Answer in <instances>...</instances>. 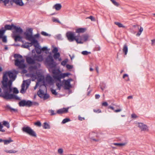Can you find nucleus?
Segmentation results:
<instances>
[{
  "label": "nucleus",
  "mask_w": 155,
  "mask_h": 155,
  "mask_svg": "<svg viewBox=\"0 0 155 155\" xmlns=\"http://www.w3.org/2000/svg\"><path fill=\"white\" fill-rule=\"evenodd\" d=\"M9 0H5L3 1V2L4 3L5 5H6L7 4H8L9 2Z\"/></svg>",
  "instance_id": "61"
},
{
  "label": "nucleus",
  "mask_w": 155,
  "mask_h": 155,
  "mask_svg": "<svg viewBox=\"0 0 155 155\" xmlns=\"http://www.w3.org/2000/svg\"><path fill=\"white\" fill-rule=\"evenodd\" d=\"M35 125L38 126L40 127L41 125V124L40 121H38L35 123Z\"/></svg>",
  "instance_id": "55"
},
{
  "label": "nucleus",
  "mask_w": 155,
  "mask_h": 155,
  "mask_svg": "<svg viewBox=\"0 0 155 155\" xmlns=\"http://www.w3.org/2000/svg\"><path fill=\"white\" fill-rule=\"evenodd\" d=\"M35 51L37 53L40 54L41 52V49L39 48V47H38L35 48Z\"/></svg>",
  "instance_id": "41"
},
{
  "label": "nucleus",
  "mask_w": 155,
  "mask_h": 155,
  "mask_svg": "<svg viewBox=\"0 0 155 155\" xmlns=\"http://www.w3.org/2000/svg\"><path fill=\"white\" fill-rule=\"evenodd\" d=\"M46 81L49 84L52 83L54 81L50 75H47L46 77Z\"/></svg>",
  "instance_id": "23"
},
{
  "label": "nucleus",
  "mask_w": 155,
  "mask_h": 155,
  "mask_svg": "<svg viewBox=\"0 0 155 155\" xmlns=\"http://www.w3.org/2000/svg\"><path fill=\"white\" fill-rule=\"evenodd\" d=\"M102 105L104 106H107L108 105V104L106 102H104L102 103Z\"/></svg>",
  "instance_id": "62"
},
{
  "label": "nucleus",
  "mask_w": 155,
  "mask_h": 155,
  "mask_svg": "<svg viewBox=\"0 0 155 155\" xmlns=\"http://www.w3.org/2000/svg\"><path fill=\"white\" fill-rule=\"evenodd\" d=\"M58 51V50L57 48L55 47L52 50V52L53 53L55 54V53H57Z\"/></svg>",
  "instance_id": "51"
},
{
  "label": "nucleus",
  "mask_w": 155,
  "mask_h": 155,
  "mask_svg": "<svg viewBox=\"0 0 155 155\" xmlns=\"http://www.w3.org/2000/svg\"><path fill=\"white\" fill-rule=\"evenodd\" d=\"M60 54L59 53H55L53 55V57L55 59H57L60 57Z\"/></svg>",
  "instance_id": "35"
},
{
  "label": "nucleus",
  "mask_w": 155,
  "mask_h": 155,
  "mask_svg": "<svg viewBox=\"0 0 155 155\" xmlns=\"http://www.w3.org/2000/svg\"><path fill=\"white\" fill-rule=\"evenodd\" d=\"M13 93L14 94H18L19 92L18 90L16 88H14L13 90Z\"/></svg>",
  "instance_id": "52"
},
{
  "label": "nucleus",
  "mask_w": 155,
  "mask_h": 155,
  "mask_svg": "<svg viewBox=\"0 0 155 155\" xmlns=\"http://www.w3.org/2000/svg\"><path fill=\"white\" fill-rule=\"evenodd\" d=\"M52 21L53 22H57L59 23H61L57 19L55 18H54L52 19Z\"/></svg>",
  "instance_id": "59"
},
{
  "label": "nucleus",
  "mask_w": 155,
  "mask_h": 155,
  "mask_svg": "<svg viewBox=\"0 0 155 155\" xmlns=\"http://www.w3.org/2000/svg\"><path fill=\"white\" fill-rule=\"evenodd\" d=\"M66 68L67 69H71L73 68V66L71 65H70L68 64H67L66 65Z\"/></svg>",
  "instance_id": "56"
},
{
  "label": "nucleus",
  "mask_w": 155,
  "mask_h": 155,
  "mask_svg": "<svg viewBox=\"0 0 155 155\" xmlns=\"http://www.w3.org/2000/svg\"><path fill=\"white\" fill-rule=\"evenodd\" d=\"M7 75L5 73L3 75V80L2 81V85L1 86V87L2 90L3 89H5L6 88V83L8 81V78H7Z\"/></svg>",
  "instance_id": "10"
},
{
  "label": "nucleus",
  "mask_w": 155,
  "mask_h": 155,
  "mask_svg": "<svg viewBox=\"0 0 155 155\" xmlns=\"http://www.w3.org/2000/svg\"><path fill=\"white\" fill-rule=\"evenodd\" d=\"M138 127L140 128L141 131H149L148 127L146 125L142 123H138Z\"/></svg>",
  "instance_id": "12"
},
{
  "label": "nucleus",
  "mask_w": 155,
  "mask_h": 155,
  "mask_svg": "<svg viewBox=\"0 0 155 155\" xmlns=\"http://www.w3.org/2000/svg\"><path fill=\"white\" fill-rule=\"evenodd\" d=\"M152 45H154L155 44V39L151 40Z\"/></svg>",
  "instance_id": "64"
},
{
  "label": "nucleus",
  "mask_w": 155,
  "mask_h": 155,
  "mask_svg": "<svg viewBox=\"0 0 155 155\" xmlns=\"http://www.w3.org/2000/svg\"><path fill=\"white\" fill-rule=\"evenodd\" d=\"M14 57L15 58H20L21 59H23L21 55L20 54H15L14 55Z\"/></svg>",
  "instance_id": "42"
},
{
  "label": "nucleus",
  "mask_w": 155,
  "mask_h": 155,
  "mask_svg": "<svg viewBox=\"0 0 155 155\" xmlns=\"http://www.w3.org/2000/svg\"><path fill=\"white\" fill-rule=\"evenodd\" d=\"M68 108H63L58 110L57 113L59 114H61L63 113H66L68 111Z\"/></svg>",
  "instance_id": "20"
},
{
  "label": "nucleus",
  "mask_w": 155,
  "mask_h": 155,
  "mask_svg": "<svg viewBox=\"0 0 155 155\" xmlns=\"http://www.w3.org/2000/svg\"><path fill=\"white\" fill-rule=\"evenodd\" d=\"M72 81L71 79H69L67 80H63L62 81V83L64 85V88L65 89H69L71 87L70 82Z\"/></svg>",
  "instance_id": "8"
},
{
  "label": "nucleus",
  "mask_w": 155,
  "mask_h": 155,
  "mask_svg": "<svg viewBox=\"0 0 155 155\" xmlns=\"http://www.w3.org/2000/svg\"><path fill=\"white\" fill-rule=\"evenodd\" d=\"M70 121V120L69 118H65V119H64L62 120V123L63 124H65V123L69 121Z\"/></svg>",
  "instance_id": "47"
},
{
  "label": "nucleus",
  "mask_w": 155,
  "mask_h": 155,
  "mask_svg": "<svg viewBox=\"0 0 155 155\" xmlns=\"http://www.w3.org/2000/svg\"><path fill=\"white\" fill-rule=\"evenodd\" d=\"M95 50L97 51H99L101 50V48L99 46H97L95 48Z\"/></svg>",
  "instance_id": "60"
},
{
  "label": "nucleus",
  "mask_w": 155,
  "mask_h": 155,
  "mask_svg": "<svg viewBox=\"0 0 155 155\" xmlns=\"http://www.w3.org/2000/svg\"><path fill=\"white\" fill-rule=\"evenodd\" d=\"M26 61L29 64H34L35 63V59L33 58V56L32 57H28L26 58Z\"/></svg>",
  "instance_id": "14"
},
{
  "label": "nucleus",
  "mask_w": 155,
  "mask_h": 155,
  "mask_svg": "<svg viewBox=\"0 0 155 155\" xmlns=\"http://www.w3.org/2000/svg\"><path fill=\"white\" fill-rule=\"evenodd\" d=\"M48 112L49 113H51L50 115L51 116H53L55 115L57 113H54V111L53 110H50L48 111Z\"/></svg>",
  "instance_id": "44"
},
{
  "label": "nucleus",
  "mask_w": 155,
  "mask_h": 155,
  "mask_svg": "<svg viewBox=\"0 0 155 155\" xmlns=\"http://www.w3.org/2000/svg\"><path fill=\"white\" fill-rule=\"evenodd\" d=\"M93 111L94 112L99 113L101 112V110L99 109H94Z\"/></svg>",
  "instance_id": "50"
},
{
  "label": "nucleus",
  "mask_w": 155,
  "mask_h": 155,
  "mask_svg": "<svg viewBox=\"0 0 155 155\" xmlns=\"http://www.w3.org/2000/svg\"><path fill=\"white\" fill-rule=\"evenodd\" d=\"M3 125L1 124V123L0 122V131L2 132H4L5 131V130L3 129Z\"/></svg>",
  "instance_id": "46"
},
{
  "label": "nucleus",
  "mask_w": 155,
  "mask_h": 155,
  "mask_svg": "<svg viewBox=\"0 0 155 155\" xmlns=\"http://www.w3.org/2000/svg\"><path fill=\"white\" fill-rule=\"evenodd\" d=\"M14 25L13 24H12L11 25H6L4 27L5 29L3 28H2L0 31L5 30V32L6 30H11L13 28H14Z\"/></svg>",
  "instance_id": "18"
},
{
  "label": "nucleus",
  "mask_w": 155,
  "mask_h": 155,
  "mask_svg": "<svg viewBox=\"0 0 155 155\" xmlns=\"http://www.w3.org/2000/svg\"><path fill=\"white\" fill-rule=\"evenodd\" d=\"M52 73L53 74V78L54 79L58 81L59 82L56 83V85L58 89L60 90L61 87L62 85L61 79L64 78L68 76L70 74L69 73H61L59 70L53 69L52 70Z\"/></svg>",
  "instance_id": "2"
},
{
  "label": "nucleus",
  "mask_w": 155,
  "mask_h": 155,
  "mask_svg": "<svg viewBox=\"0 0 155 155\" xmlns=\"http://www.w3.org/2000/svg\"><path fill=\"white\" fill-rule=\"evenodd\" d=\"M68 62V60L67 59H65L61 63V64L63 66H65Z\"/></svg>",
  "instance_id": "43"
},
{
  "label": "nucleus",
  "mask_w": 155,
  "mask_h": 155,
  "mask_svg": "<svg viewBox=\"0 0 155 155\" xmlns=\"http://www.w3.org/2000/svg\"><path fill=\"white\" fill-rule=\"evenodd\" d=\"M81 53L84 55H87L88 54H90L91 52H88L87 51H83Z\"/></svg>",
  "instance_id": "49"
},
{
  "label": "nucleus",
  "mask_w": 155,
  "mask_h": 155,
  "mask_svg": "<svg viewBox=\"0 0 155 155\" xmlns=\"http://www.w3.org/2000/svg\"><path fill=\"white\" fill-rule=\"evenodd\" d=\"M30 45V43H27L25 44L24 45H22V47L25 48H28L30 46H31L30 45Z\"/></svg>",
  "instance_id": "39"
},
{
  "label": "nucleus",
  "mask_w": 155,
  "mask_h": 155,
  "mask_svg": "<svg viewBox=\"0 0 155 155\" xmlns=\"http://www.w3.org/2000/svg\"><path fill=\"white\" fill-rule=\"evenodd\" d=\"M143 31V28L141 27H140V29H139V32L136 34V35L138 36H139L141 35L142 32Z\"/></svg>",
  "instance_id": "40"
},
{
  "label": "nucleus",
  "mask_w": 155,
  "mask_h": 155,
  "mask_svg": "<svg viewBox=\"0 0 155 155\" xmlns=\"http://www.w3.org/2000/svg\"><path fill=\"white\" fill-rule=\"evenodd\" d=\"M25 60L22 59L19 60L18 59H16L15 60V65L18 66L20 68H25V65L24 64Z\"/></svg>",
  "instance_id": "6"
},
{
  "label": "nucleus",
  "mask_w": 155,
  "mask_h": 155,
  "mask_svg": "<svg viewBox=\"0 0 155 155\" xmlns=\"http://www.w3.org/2000/svg\"><path fill=\"white\" fill-rule=\"evenodd\" d=\"M2 125L6 127L7 128H8L10 127V125L9 123L6 121L4 120L2 122Z\"/></svg>",
  "instance_id": "29"
},
{
  "label": "nucleus",
  "mask_w": 155,
  "mask_h": 155,
  "mask_svg": "<svg viewBox=\"0 0 155 155\" xmlns=\"http://www.w3.org/2000/svg\"><path fill=\"white\" fill-rule=\"evenodd\" d=\"M78 119L80 120H83L84 119V117H81L80 116H78Z\"/></svg>",
  "instance_id": "63"
},
{
  "label": "nucleus",
  "mask_w": 155,
  "mask_h": 155,
  "mask_svg": "<svg viewBox=\"0 0 155 155\" xmlns=\"http://www.w3.org/2000/svg\"><path fill=\"white\" fill-rule=\"evenodd\" d=\"M41 34L45 36H48V34L44 31H42L41 33Z\"/></svg>",
  "instance_id": "57"
},
{
  "label": "nucleus",
  "mask_w": 155,
  "mask_h": 155,
  "mask_svg": "<svg viewBox=\"0 0 155 155\" xmlns=\"http://www.w3.org/2000/svg\"><path fill=\"white\" fill-rule=\"evenodd\" d=\"M49 97V96L48 94H45L43 96V97L44 100H46Z\"/></svg>",
  "instance_id": "48"
},
{
  "label": "nucleus",
  "mask_w": 155,
  "mask_h": 155,
  "mask_svg": "<svg viewBox=\"0 0 155 155\" xmlns=\"http://www.w3.org/2000/svg\"><path fill=\"white\" fill-rule=\"evenodd\" d=\"M66 36L68 40L71 42L73 41L74 40L76 36H75L74 32L71 31H69L67 33Z\"/></svg>",
  "instance_id": "9"
},
{
  "label": "nucleus",
  "mask_w": 155,
  "mask_h": 155,
  "mask_svg": "<svg viewBox=\"0 0 155 155\" xmlns=\"http://www.w3.org/2000/svg\"><path fill=\"white\" fill-rule=\"evenodd\" d=\"M19 106L21 107L26 106L30 107L33 104V103L30 101H26L25 100H23L19 102Z\"/></svg>",
  "instance_id": "7"
},
{
  "label": "nucleus",
  "mask_w": 155,
  "mask_h": 155,
  "mask_svg": "<svg viewBox=\"0 0 155 155\" xmlns=\"http://www.w3.org/2000/svg\"><path fill=\"white\" fill-rule=\"evenodd\" d=\"M12 37L14 38L15 41H20L22 37L19 35H17L15 32H13Z\"/></svg>",
  "instance_id": "21"
},
{
  "label": "nucleus",
  "mask_w": 155,
  "mask_h": 155,
  "mask_svg": "<svg viewBox=\"0 0 155 155\" xmlns=\"http://www.w3.org/2000/svg\"><path fill=\"white\" fill-rule=\"evenodd\" d=\"M44 91L41 89H40L39 91L38 92L37 94L38 96L41 98L43 97V95L45 94Z\"/></svg>",
  "instance_id": "24"
},
{
  "label": "nucleus",
  "mask_w": 155,
  "mask_h": 155,
  "mask_svg": "<svg viewBox=\"0 0 155 155\" xmlns=\"http://www.w3.org/2000/svg\"><path fill=\"white\" fill-rule=\"evenodd\" d=\"M128 48L127 44H124L123 47V51L124 53V54L126 55L128 52Z\"/></svg>",
  "instance_id": "26"
},
{
  "label": "nucleus",
  "mask_w": 155,
  "mask_h": 155,
  "mask_svg": "<svg viewBox=\"0 0 155 155\" xmlns=\"http://www.w3.org/2000/svg\"><path fill=\"white\" fill-rule=\"evenodd\" d=\"M13 81L12 80H10L6 85V88L5 89H3V93L0 94V97H3L6 100L11 99H15L16 100H20V98L17 95L13 94H11L12 91V82Z\"/></svg>",
  "instance_id": "1"
},
{
  "label": "nucleus",
  "mask_w": 155,
  "mask_h": 155,
  "mask_svg": "<svg viewBox=\"0 0 155 155\" xmlns=\"http://www.w3.org/2000/svg\"><path fill=\"white\" fill-rule=\"evenodd\" d=\"M110 1L115 5L117 6H119V3L117 2L114 0H110Z\"/></svg>",
  "instance_id": "45"
},
{
  "label": "nucleus",
  "mask_w": 155,
  "mask_h": 155,
  "mask_svg": "<svg viewBox=\"0 0 155 155\" xmlns=\"http://www.w3.org/2000/svg\"><path fill=\"white\" fill-rule=\"evenodd\" d=\"M114 24L117 25L119 27V28H125V27L121 23L118 22H114Z\"/></svg>",
  "instance_id": "34"
},
{
  "label": "nucleus",
  "mask_w": 155,
  "mask_h": 155,
  "mask_svg": "<svg viewBox=\"0 0 155 155\" xmlns=\"http://www.w3.org/2000/svg\"><path fill=\"white\" fill-rule=\"evenodd\" d=\"M5 73L10 79L12 80L13 81L16 78V75L15 73L11 71H8Z\"/></svg>",
  "instance_id": "13"
},
{
  "label": "nucleus",
  "mask_w": 155,
  "mask_h": 155,
  "mask_svg": "<svg viewBox=\"0 0 155 155\" xmlns=\"http://www.w3.org/2000/svg\"><path fill=\"white\" fill-rule=\"evenodd\" d=\"M30 41L31 42V43H30V46H31L33 44L35 48L39 47L38 41L35 40V38H33Z\"/></svg>",
  "instance_id": "19"
},
{
  "label": "nucleus",
  "mask_w": 155,
  "mask_h": 155,
  "mask_svg": "<svg viewBox=\"0 0 155 155\" xmlns=\"http://www.w3.org/2000/svg\"><path fill=\"white\" fill-rule=\"evenodd\" d=\"M81 37L82 39V41H86L88 38V36L87 35H84L81 36Z\"/></svg>",
  "instance_id": "32"
},
{
  "label": "nucleus",
  "mask_w": 155,
  "mask_h": 155,
  "mask_svg": "<svg viewBox=\"0 0 155 155\" xmlns=\"http://www.w3.org/2000/svg\"><path fill=\"white\" fill-rule=\"evenodd\" d=\"M14 28L15 30V31L14 32H15L16 34L17 33L18 35H19L22 34L23 32L22 29L20 27H18L14 25Z\"/></svg>",
  "instance_id": "17"
},
{
  "label": "nucleus",
  "mask_w": 155,
  "mask_h": 155,
  "mask_svg": "<svg viewBox=\"0 0 155 155\" xmlns=\"http://www.w3.org/2000/svg\"><path fill=\"white\" fill-rule=\"evenodd\" d=\"M74 40H75L78 43L82 44L83 43L81 36H80L79 35H78H78L76 36Z\"/></svg>",
  "instance_id": "22"
},
{
  "label": "nucleus",
  "mask_w": 155,
  "mask_h": 155,
  "mask_svg": "<svg viewBox=\"0 0 155 155\" xmlns=\"http://www.w3.org/2000/svg\"><path fill=\"white\" fill-rule=\"evenodd\" d=\"M43 128L45 129H49L50 127V125L46 122H45L44 123Z\"/></svg>",
  "instance_id": "33"
},
{
  "label": "nucleus",
  "mask_w": 155,
  "mask_h": 155,
  "mask_svg": "<svg viewBox=\"0 0 155 155\" xmlns=\"http://www.w3.org/2000/svg\"><path fill=\"white\" fill-rule=\"evenodd\" d=\"M95 137H97V134L96 133L92 132L90 133L89 137L91 139H92Z\"/></svg>",
  "instance_id": "28"
},
{
  "label": "nucleus",
  "mask_w": 155,
  "mask_h": 155,
  "mask_svg": "<svg viewBox=\"0 0 155 155\" xmlns=\"http://www.w3.org/2000/svg\"><path fill=\"white\" fill-rule=\"evenodd\" d=\"M87 18L90 19L92 21H95L94 18L92 16H90L89 17Z\"/></svg>",
  "instance_id": "58"
},
{
  "label": "nucleus",
  "mask_w": 155,
  "mask_h": 155,
  "mask_svg": "<svg viewBox=\"0 0 155 155\" xmlns=\"http://www.w3.org/2000/svg\"><path fill=\"white\" fill-rule=\"evenodd\" d=\"M61 8V5L60 4H57L53 7V8H55L56 10H59Z\"/></svg>",
  "instance_id": "27"
},
{
  "label": "nucleus",
  "mask_w": 155,
  "mask_h": 155,
  "mask_svg": "<svg viewBox=\"0 0 155 155\" xmlns=\"http://www.w3.org/2000/svg\"><path fill=\"white\" fill-rule=\"evenodd\" d=\"M4 151L7 153H17L18 152L17 150H4Z\"/></svg>",
  "instance_id": "30"
},
{
  "label": "nucleus",
  "mask_w": 155,
  "mask_h": 155,
  "mask_svg": "<svg viewBox=\"0 0 155 155\" xmlns=\"http://www.w3.org/2000/svg\"><path fill=\"white\" fill-rule=\"evenodd\" d=\"M126 144V143H114L113 144V145L118 146H124Z\"/></svg>",
  "instance_id": "37"
},
{
  "label": "nucleus",
  "mask_w": 155,
  "mask_h": 155,
  "mask_svg": "<svg viewBox=\"0 0 155 155\" xmlns=\"http://www.w3.org/2000/svg\"><path fill=\"white\" fill-rule=\"evenodd\" d=\"M30 82L28 81H26L25 83H22L21 85V88L20 91V92L22 94H24L25 93V85H26V90L28 87Z\"/></svg>",
  "instance_id": "11"
},
{
  "label": "nucleus",
  "mask_w": 155,
  "mask_h": 155,
  "mask_svg": "<svg viewBox=\"0 0 155 155\" xmlns=\"http://www.w3.org/2000/svg\"><path fill=\"white\" fill-rule=\"evenodd\" d=\"M13 141V140L11 139L10 138H9L8 140H4V143L5 144H7L10 143L11 142Z\"/></svg>",
  "instance_id": "31"
},
{
  "label": "nucleus",
  "mask_w": 155,
  "mask_h": 155,
  "mask_svg": "<svg viewBox=\"0 0 155 155\" xmlns=\"http://www.w3.org/2000/svg\"><path fill=\"white\" fill-rule=\"evenodd\" d=\"M5 33V30L0 31V38L2 39V41L4 43L7 42V37L5 36H3Z\"/></svg>",
  "instance_id": "15"
},
{
  "label": "nucleus",
  "mask_w": 155,
  "mask_h": 155,
  "mask_svg": "<svg viewBox=\"0 0 155 155\" xmlns=\"http://www.w3.org/2000/svg\"><path fill=\"white\" fill-rule=\"evenodd\" d=\"M22 131L30 135L36 137L37 136L35 132L29 127L27 126L22 127Z\"/></svg>",
  "instance_id": "4"
},
{
  "label": "nucleus",
  "mask_w": 155,
  "mask_h": 155,
  "mask_svg": "<svg viewBox=\"0 0 155 155\" xmlns=\"http://www.w3.org/2000/svg\"><path fill=\"white\" fill-rule=\"evenodd\" d=\"M29 69L30 71L36 70L37 69V67L36 65L31 66L29 67Z\"/></svg>",
  "instance_id": "38"
},
{
  "label": "nucleus",
  "mask_w": 155,
  "mask_h": 155,
  "mask_svg": "<svg viewBox=\"0 0 155 155\" xmlns=\"http://www.w3.org/2000/svg\"><path fill=\"white\" fill-rule=\"evenodd\" d=\"M63 150L61 148H60L58 150V152L59 154H62L63 153Z\"/></svg>",
  "instance_id": "54"
},
{
  "label": "nucleus",
  "mask_w": 155,
  "mask_h": 155,
  "mask_svg": "<svg viewBox=\"0 0 155 155\" xmlns=\"http://www.w3.org/2000/svg\"><path fill=\"white\" fill-rule=\"evenodd\" d=\"M51 91L53 94H54L55 95H57L58 93L57 92H56V90H55L52 89L51 90Z\"/></svg>",
  "instance_id": "53"
},
{
  "label": "nucleus",
  "mask_w": 155,
  "mask_h": 155,
  "mask_svg": "<svg viewBox=\"0 0 155 155\" xmlns=\"http://www.w3.org/2000/svg\"><path fill=\"white\" fill-rule=\"evenodd\" d=\"M32 28H28L26 29V31L24 33L26 40L30 41L34 38L32 36Z\"/></svg>",
  "instance_id": "5"
},
{
  "label": "nucleus",
  "mask_w": 155,
  "mask_h": 155,
  "mask_svg": "<svg viewBox=\"0 0 155 155\" xmlns=\"http://www.w3.org/2000/svg\"><path fill=\"white\" fill-rule=\"evenodd\" d=\"M33 58L35 59V61L41 62L43 60V57L42 55L35 54L33 56Z\"/></svg>",
  "instance_id": "16"
},
{
  "label": "nucleus",
  "mask_w": 155,
  "mask_h": 155,
  "mask_svg": "<svg viewBox=\"0 0 155 155\" xmlns=\"http://www.w3.org/2000/svg\"><path fill=\"white\" fill-rule=\"evenodd\" d=\"M85 30V29L84 28H79L77 30L76 32L77 33H83Z\"/></svg>",
  "instance_id": "36"
},
{
  "label": "nucleus",
  "mask_w": 155,
  "mask_h": 155,
  "mask_svg": "<svg viewBox=\"0 0 155 155\" xmlns=\"http://www.w3.org/2000/svg\"><path fill=\"white\" fill-rule=\"evenodd\" d=\"M45 62L50 68H54L56 66V63L54 62L52 57L50 55H48L46 58Z\"/></svg>",
  "instance_id": "3"
},
{
  "label": "nucleus",
  "mask_w": 155,
  "mask_h": 155,
  "mask_svg": "<svg viewBox=\"0 0 155 155\" xmlns=\"http://www.w3.org/2000/svg\"><path fill=\"white\" fill-rule=\"evenodd\" d=\"M13 2L16 4L20 6H22L24 4L21 0H13Z\"/></svg>",
  "instance_id": "25"
}]
</instances>
